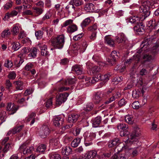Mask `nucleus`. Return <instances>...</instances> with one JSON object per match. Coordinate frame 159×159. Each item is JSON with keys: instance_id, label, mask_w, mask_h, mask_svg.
I'll return each mask as SVG.
<instances>
[{"instance_id": "obj_54", "label": "nucleus", "mask_w": 159, "mask_h": 159, "mask_svg": "<svg viewBox=\"0 0 159 159\" xmlns=\"http://www.w3.org/2000/svg\"><path fill=\"white\" fill-rule=\"evenodd\" d=\"M149 72L146 69L142 68L139 72V74L142 76L146 75L149 74Z\"/></svg>"}, {"instance_id": "obj_50", "label": "nucleus", "mask_w": 159, "mask_h": 159, "mask_svg": "<svg viewBox=\"0 0 159 159\" xmlns=\"http://www.w3.org/2000/svg\"><path fill=\"white\" fill-rule=\"evenodd\" d=\"M4 65L7 68H11L13 66V63L12 61L7 60L5 61Z\"/></svg>"}, {"instance_id": "obj_15", "label": "nucleus", "mask_w": 159, "mask_h": 159, "mask_svg": "<svg viewBox=\"0 0 159 159\" xmlns=\"http://www.w3.org/2000/svg\"><path fill=\"white\" fill-rule=\"evenodd\" d=\"M7 109L9 112V114L10 115L13 114L17 110L15 105L11 103H9L7 104Z\"/></svg>"}, {"instance_id": "obj_39", "label": "nucleus", "mask_w": 159, "mask_h": 159, "mask_svg": "<svg viewBox=\"0 0 159 159\" xmlns=\"http://www.w3.org/2000/svg\"><path fill=\"white\" fill-rule=\"evenodd\" d=\"M119 141L118 139H115L111 140L109 142L108 146L110 148L115 146L118 143Z\"/></svg>"}, {"instance_id": "obj_46", "label": "nucleus", "mask_w": 159, "mask_h": 159, "mask_svg": "<svg viewBox=\"0 0 159 159\" xmlns=\"http://www.w3.org/2000/svg\"><path fill=\"white\" fill-rule=\"evenodd\" d=\"M12 48L15 51H16L20 48V44L19 42H14L12 44Z\"/></svg>"}, {"instance_id": "obj_32", "label": "nucleus", "mask_w": 159, "mask_h": 159, "mask_svg": "<svg viewBox=\"0 0 159 159\" xmlns=\"http://www.w3.org/2000/svg\"><path fill=\"white\" fill-rule=\"evenodd\" d=\"M37 49L35 48H31L28 56L30 57L34 58L36 56Z\"/></svg>"}, {"instance_id": "obj_48", "label": "nucleus", "mask_w": 159, "mask_h": 159, "mask_svg": "<svg viewBox=\"0 0 159 159\" xmlns=\"http://www.w3.org/2000/svg\"><path fill=\"white\" fill-rule=\"evenodd\" d=\"M132 106L133 108L135 109H138L142 107L141 105L138 101L133 102Z\"/></svg>"}, {"instance_id": "obj_21", "label": "nucleus", "mask_w": 159, "mask_h": 159, "mask_svg": "<svg viewBox=\"0 0 159 159\" xmlns=\"http://www.w3.org/2000/svg\"><path fill=\"white\" fill-rule=\"evenodd\" d=\"M72 150L71 148L70 147H65L62 148L61 153L64 155H68L72 154Z\"/></svg>"}, {"instance_id": "obj_49", "label": "nucleus", "mask_w": 159, "mask_h": 159, "mask_svg": "<svg viewBox=\"0 0 159 159\" xmlns=\"http://www.w3.org/2000/svg\"><path fill=\"white\" fill-rule=\"evenodd\" d=\"M73 22V20L72 19H69L66 20L61 25V26L62 28L66 27L72 23Z\"/></svg>"}, {"instance_id": "obj_63", "label": "nucleus", "mask_w": 159, "mask_h": 159, "mask_svg": "<svg viewBox=\"0 0 159 159\" xmlns=\"http://www.w3.org/2000/svg\"><path fill=\"white\" fill-rule=\"evenodd\" d=\"M12 3L11 1H10L6 3L3 7L4 9L7 10L11 8L12 6Z\"/></svg>"}, {"instance_id": "obj_59", "label": "nucleus", "mask_w": 159, "mask_h": 159, "mask_svg": "<svg viewBox=\"0 0 159 159\" xmlns=\"http://www.w3.org/2000/svg\"><path fill=\"white\" fill-rule=\"evenodd\" d=\"M52 98H51L48 100L46 102V106L48 108H49L52 105Z\"/></svg>"}, {"instance_id": "obj_20", "label": "nucleus", "mask_w": 159, "mask_h": 159, "mask_svg": "<svg viewBox=\"0 0 159 159\" xmlns=\"http://www.w3.org/2000/svg\"><path fill=\"white\" fill-rule=\"evenodd\" d=\"M141 57L140 55L137 54V53L132 58H130L127 60L125 62V65H129L131 63L133 60H135L136 61L139 62L140 61Z\"/></svg>"}, {"instance_id": "obj_30", "label": "nucleus", "mask_w": 159, "mask_h": 159, "mask_svg": "<svg viewBox=\"0 0 159 159\" xmlns=\"http://www.w3.org/2000/svg\"><path fill=\"white\" fill-rule=\"evenodd\" d=\"M105 42L110 45L111 46H114V42L113 40L112 39L110 36H106L105 37Z\"/></svg>"}, {"instance_id": "obj_12", "label": "nucleus", "mask_w": 159, "mask_h": 159, "mask_svg": "<svg viewBox=\"0 0 159 159\" xmlns=\"http://www.w3.org/2000/svg\"><path fill=\"white\" fill-rule=\"evenodd\" d=\"M97 154V152L95 151H89L83 155L81 159H91L92 157L94 158L95 157Z\"/></svg>"}, {"instance_id": "obj_19", "label": "nucleus", "mask_w": 159, "mask_h": 159, "mask_svg": "<svg viewBox=\"0 0 159 159\" xmlns=\"http://www.w3.org/2000/svg\"><path fill=\"white\" fill-rule=\"evenodd\" d=\"M49 144L50 146L57 148L60 146V142L58 139H53L50 140Z\"/></svg>"}, {"instance_id": "obj_27", "label": "nucleus", "mask_w": 159, "mask_h": 159, "mask_svg": "<svg viewBox=\"0 0 159 159\" xmlns=\"http://www.w3.org/2000/svg\"><path fill=\"white\" fill-rule=\"evenodd\" d=\"M79 116L77 114H72L69 115L68 118V120L69 122H75L78 119Z\"/></svg>"}, {"instance_id": "obj_40", "label": "nucleus", "mask_w": 159, "mask_h": 159, "mask_svg": "<svg viewBox=\"0 0 159 159\" xmlns=\"http://www.w3.org/2000/svg\"><path fill=\"white\" fill-rule=\"evenodd\" d=\"M46 148L45 145L41 144L39 145L36 149V151L39 153H42L44 152Z\"/></svg>"}, {"instance_id": "obj_29", "label": "nucleus", "mask_w": 159, "mask_h": 159, "mask_svg": "<svg viewBox=\"0 0 159 159\" xmlns=\"http://www.w3.org/2000/svg\"><path fill=\"white\" fill-rule=\"evenodd\" d=\"M87 46V42L84 41L83 42L82 44L78 46L77 49L78 50H79L81 52H83L86 50Z\"/></svg>"}, {"instance_id": "obj_35", "label": "nucleus", "mask_w": 159, "mask_h": 159, "mask_svg": "<svg viewBox=\"0 0 159 159\" xmlns=\"http://www.w3.org/2000/svg\"><path fill=\"white\" fill-rule=\"evenodd\" d=\"M19 27L17 24L14 25L11 27V30L13 35H16L19 33Z\"/></svg>"}, {"instance_id": "obj_61", "label": "nucleus", "mask_w": 159, "mask_h": 159, "mask_svg": "<svg viewBox=\"0 0 159 159\" xmlns=\"http://www.w3.org/2000/svg\"><path fill=\"white\" fill-rule=\"evenodd\" d=\"M123 77L122 76H120L118 78H116L113 80L112 82H114L113 84H117L119 82H120L121 81Z\"/></svg>"}, {"instance_id": "obj_4", "label": "nucleus", "mask_w": 159, "mask_h": 159, "mask_svg": "<svg viewBox=\"0 0 159 159\" xmlns=\"http://www.w3.org/2000/svg\"><path fill=\"white\" fill-rule=\"evenodd\" d=\"M139 83L141 85L140 88L138 89L137 90H135L133 92L132 96L135 98L138 97L140 96H143L145 92L144 90L146 89L144 87L145 84L143 80H140Z\"/></svg>"}, {"instance_id": "obj_23", "label": "nucleus", "mask_w": 159, "mask_h": 159, "mask_svg": "<svg viewBox=\"0 0 159 159\" xmlns=\"http://www.w3.org/2000/svg\"><path fill=\"white\" fill-rule=\"evenodd\" d=\"M39 47L41 51V54L43 56H48V52L47 51V47L44 44H39Z\"/></svg>"}, {"instance_id": "obj_7", "label": "nucleus", "mask_w": 159, "mask_h": 159, "mask_svg": "<svg viewBox=\"0 0 159 159\" xmlns=\"http://www.w3.org/2000/svg\"><path fill=\"white\" fill-rule=\"evenodd\" d=\"M96 137V134L95 133H92L89 134L85 133L84 135V143L85 146H88L92 144L91 142Z\"/></svg>"}, {"instance_id": "obj_6", "label": "nucleus", "mask_w": 159, "mask_h": 159, "mask_svg": "<svg viewBox=\"0 0 159 159\" xmlns=\"http://www.w3.org/2000/svg\"><path fill=\"white\" fill-rule=\"evenodd\" d=\"M69 95V94L68 93H65L57 95L56 99V105L60 106L64 103L66 100Z\"/></svg>"}, {"instance_id": "obj_58", "label": "nucleus", "mask_w": 159, "mask_h": 159, "mask_svg": "<svg viewBox=\"0 0 159 159\" xmlns=\"http://www.w3.org/2000/svg\"><path fill=\"white\" fill-rule=\"evenodd\" d=\"M16 74L14 71H12L8 75V78L10 79L13 80L16 77Z\"/></svg>"}, {"instance_id": "obj_52", "label": "nucleus", "mask_w": 159, "mask_h": 159, "mask_svg": "<svg viewBox=\"0 0 159 159\" xmlns=\"http://www.w3.org/2000/svg\"><path fill=\"white\" fill-rule=\"evenodd\" d=\"M72 139L73 138L72 136L66 135L64 137V142L65 143H67L71 141Z\"/></svg>"}, {"instance_id": "obj_17", "label": "nucleus", "mask_w": 159, "mask_h": 159, "mask_svg": "<svg viewBox=\"0 0 159 159\" xmlns=\"http://www.w3.org/2000/svg\"><path fill=\"white\" fill-rule=\"evenodd\" d=\"M72 70L77 75H81L84 73L82 66L78 65L73 66L72 68Z\"/></svg>"}, {"instance_id": "obj_41", "label": "nucleus", "mask_w": 159, "mask_h": 159, "mask_svg": "<svg viewBox=\"0 0 159 159\" xmlns=\"http://www.w3.org/2000/svg\"><path fill=\"white\" fill-rule=\"evenodd\" d=\"M91 20L89 18H87L85 19L81 23V25L82 27L83 28L85 27L87 25H88L90 23Z\"/></svg>"}, {"instance_id": "obj_38", "label": "nucleus", "mask_w": 159, "mask_h": 159, "mask_svg": "<svg viewBox=\"0 0 159 159\" xmlns=\"http://www.w3.org/2000/svg\"><path fill=\"white\" fill-rule=\"evenodd\" d=\"M84 9L86 11L93 10H95V6L92 3H89L85 5Z\"/></svg>"}, {"instance_id": "obj_37", "label": "nucleus", "mask_w": 159, "mask_h": 159, "mask_svg": "<svg viewBox=\"0 0 159 159\" xmlns=\"http://www.w3.org/2000/svg\"><path fill=\"white\" fill-rule=\"evenodd\" d=\"M125 121L129 124H132L133 123L134 120L132 115H128L125 117Z\"/></svg>"}, {"instance_id": "obj_13", "label": "nucleus", "mask_w": 159, "mask_h": 159, "mask_svg": "<svg viewBox=\"0 0 159 159\" xmlns=\"http://www.w3.org/2000/svg\"><path fill=\"white\" fill-rule=\"evenodd\" d=\"M110 58L108 59L107 61L109 65H113L115 63L116 59L117 58L118 55L116 51H112L111 53Z\"/></svg>"}, {"instance_id": "obj_5", "label": "nucleus", "mask_w": 159, "mask_h": 159, "mask_svg": "<svg viewBox=\"0 0 159 159\" xmlns=\"http://www.w3.org/2000/svg\"><path fill=\"white\" fill-rule=\"evenodd\" d=\"M118 129L120 131V135L121 136H126L129 134L128 126L124 123H121L117 125Z\"/></svg>"}, {"instance_id": "obj_24", "label": "nucleus", "mask_w": 159, "mask_h": 159, "mask_svg": "<svg viewBox=\"0 0 159 159\" xmlns=\"http://www.w3.org/2000/svg\"><path fill=\"white\" fill-rule=\"evenodd\" d=\"M11 34L10 29L7 28L4 30L2 32L1 36L2 38H7Z\"/></svg>"}, {"instance_id": "obj_42", "label": "nucleus", "mask_w": 159, "mask_h": 159, "mask_svg": "<svg viewBox=\"0 0 159 159\" xmlns=\"http://www.w3.org/2000/svg\"><path fill=\"white\" fill-rule=\"evenodd\" d=\"M33 9L35 11V12L39 15L42 14L44 11L43 8L41 7H34Z\"/></svg>"}, {"instance_id": "obj_34", "label": "nucleus", "mask_w": 159, "mask_h": 159, "mask_svg": "<svg viewBox=\"0 0 159 159\" xmlns=\"http://www.w3.org/2000/svg\"><path fill=\"white\" fill-rule=\"evenodd\" d=\"M77 30V27L75 25H71L67 27V32L69 33H73Z\"/></svg>"}, {"instance_id": "obj_33", "label": "nucleus", "mask_w": 159, "mask_h": 159, "mask_svg": "<svg viewBox=\"0 0 159 159\" xmlns=\"http://www.w3.org/2000/svg\"><path fill=\"white\" fill-rule=\"evenodd\" d=\"M81 138H77L75 139L71 142V145L73 148H75L77 147L80 143Z\"/></svg>"}, {"instance_id": "obj_31", "label": "nucleus", "mask_w": 159, "mask_h": 159, "mask_svg": "<svg viewBox=\"0 0 159 159\" xmlns=\"http://www.w3.org/2000/svg\"><path fill=\"white\" fill-rule=\"evenodd\" d=\"M146 25L147 27L149 28L150 29H155L157 26V25L156 24L155 21H153L152 20H150L147 22ZM148 28H147V29Z\"/></svg>"}, {"instance_id": "obj_2", "label": "nucleus", "mask_w": 159, "mask_h": 159, "mask_svg": "<svg viewBox=\"0 0 159 159\" xmlns=\"http://www.w3.org/2000/svg\"><path fill=\"white\" fill-rule=\"evenodd\" d=\"M141 3L142 5L140 7L139 11L140 12L143 13V18L141 17L140 18L141 20H143L150 15V8H154L157 7L158 5L157 2L152 3L148 1H142Z\"/></svg>"}, {"instance_id": "obj_62", "label": "nucleus", "mask_w": 159, "mask_h": 159, "mask_svg": "<svg viewBox=\"0 0 159 159\" xmlns=\"http://www.w3.org/2000/svg\"><path fill=\"white\" fill-rule=\"evenodd\" d=\"M93 107V104L92 103H88L86 106V107H84V109L87 111H89L91 110Z\"/></svg>"}, {"instance_id": "obj_36", "label": "nucleus", "mask_w": 159, "mask_h": 159, "mask_svg": "<svg viewBox=\"0 0 159 159\" xmlns=\"http://www.w3.org/2000/svg\"><path fill=\"white\" fill-rule=\"evenodd\" d=\"M16 89L18 90H21L23 89V83L22 82L17 81L14 82Z\"/></svg>"}, {"instance_id": "obj_53", "label": "nucleus", "mask_w": 159, "mask_h": 159, "mask_svg": "<svg viewBox=\"0 0 159 159\" xmlns=\"http://www.w3.org/2000/svg\"><path fill=\"white\" fill-rule=\"evenodd\" d=\"M50 159H61L60 155L58 154L51 153L49 155Z\"/></svg>"}, {"instance_id": "obj_8", "label": "nucleus", "mask_w": 159, "mask_h": 159, "mask_svg": "<svg viewBox=\"0 0 159 159\" xmlns=\"http://www.w3.org/2000/svg\"><path fill=\"white\" fill-rule=\"evenodd\" d=\"M140 134V130L139 128L137 127L134 129L133 132L131 134L130 139H129L125 142V143L129 142H133L137 139V137L139 136Z\"/></svg>"}, {"instance_id": "obj_9", "label": "nucleus", "mask_w": 159, "mask_h": 159, "mask_svg": "<svg viewBox=\"0 0 159 159\" xmlns=\"http://www.w3.org/2000/svg\"><path fill=\"white\" fill-rule=\"evenodd\" d=\"M33 148L32 147H28L27 143H24L20 147L19 149L20 151L22 152L24 154H30L32 151L33 150Z\"/></svg>"}, {"instance_id": "obj_14", "label": "nucleus", "mask_w": 159, "mask_h": 159, "mask_svg": "<svg viewBox=\"0 0 159 159\" xmlns=\"http://www.w3.org/2000/svg\"><path fill=\"white\" fill-rule=\"evenodd\" d=\"M24 125H22L14 127L11 129L10 130L7 132V135H10L11 134H15L19 132L22 129Z\"/></svg>"}, {"instance_id": "obj_1", "label": "nucleus", "mask_w": 159, "mask_h": 159, "mask_svg": "<svg viewBox=\"0 0 159 159\" xmlns=\"http://www.w3.org/2000/svg\"><path fill=\"white\" fill-rule=\"evenodd\" d=\"M153 40L150 39H146L142 42L140 45L141 48L137 50V54L140 55L141 53H144V52H148V53L144 54L143 56V62H149L154 59V55L158 53L159 48H158L153 47L152 49H150L151 47L152 42Z\"/></svg>"}, {"instance_id": "obj_25", "label": "nucleus", "mask_w": 159, "mask_h": 159, "mask_svg": "<svg viewBox=\"0 0 159 159\" xmlns=\"http://www.w3.org/2000/svg\"><path fill=\"white\" fill-rule=\"evenodd\" d=\"M70 5H74L76 7L82 5L84 2L82 0H71L69 2Z\"/></svg>"}, {"instance_id": "obj_3", "label": "nucleus", "mask_w": 159, "mask_h": 159, "mask_svg": "<svg viewBox=\"0 0 159 159\" xmlns=\"http://www.w3.org/2000/svg\"><path fill=\"white\" fill-rule=\"evenodd\" d=\"M65 43V37L63 34H61L53 38L51 41L52 46L56 48L61 49L64 46Z\"/></svg>"}, {"instance_id": "obj_28", "label": "nucleus", "mask_w": 159, "mask_h": 159, "mask_svg": "<svg viewBox=\"0 0 159 159\" xmlns=\"http://www.w3.org/2000/svg\"><path fill=\"white\" fill-rule=\"evenodd\" d=\"M139 18L136 16L131 17L126 20L127 22H129L132 24L138 23Z\"/></svg>"}, {"instance_id": "obj_60", "label": "nucleus", "mask_w": 159, "mask_h": 159, "mask_svg": "<svg viewBox=\"0 0 159 159\" xmlns=\"http://www.w3.org/2000/svg\"><path fill=\"white\" fill-rule=\"evenodd\" d=\"M97 28L98 27L97 24H95L89 27L88 28V30L91 31H93L97 30Z\"/></svg>"}, {"instance_id": "obj_45", "label": "nucleus", "mask_w": 159, "mask_h": 159, "mask_svg": "<svg viewBox=\"0 0 159 159\" xmlns=\"http://www.w3.org/2000/svg\"><path fill=\"white\" fill-rule=\"evenodd\" d=\"M111 75V74L110 73L105 74L104 75H102L101 80L103 81L104 82L107 81L109 80V78Z\"/></svg>"}, {"instance_id": "obj_64", "label": "nucleus", "mask_w": 159, "mask_h": 159, "mask_svg": "<svg viewBox=\"0 0 159 159\" xmlns=\"http://www.w3.org/2000/svg\"><path fill=\"white\" fill-rule=\"evenodd\" d=\"M126 103V101L124 99H122L118 102V105L120 107L124 106Z\"/></svg>"}, {"instance_id": "obj_44", "label": "nucleus", "mask_w": 159, "mask_h": 159, "mask_svg": "<svg viewBox=\"0 0 159 159\" xmlns=\"http://www.w3.org/2000/svg\"><path fill=\"white\" fill-rule=\"evenodd\" d=\"M93 101L95 103H98L101 100V97L99 95L96 94L93 98Z\"/></svg>"}, {"instance_id": "obj_56", "label": "nucleus", "mask_w": 159, "mask_h": 159, "mask_svg": "<svg viewBox=\"0 0 159 159\" xmlns=\"http://www.w3.org/2000/svg\"><path fill=\"white\" fill-rule=\"evenodd\" d=\"M43 32L42 31L39 30L36 31L35 33V35L38 39H40L42 38Z\"/></svg>"}, {"instance_id": "obj_55", "label": "nucleus", "mask_w": 159, "mask_h": 159, "mask_svg": "<svg viewBox=\"0 0 159 159\" xmlns=\"http://www.w3.org/2000/svg\"><path fill=\"white\" fill-rule=\"evenodd\" d=\"M118 156L117 159H128V157L127 155L123 153L121 154H116Z\"/></svg>"}, {"instance_id": "obj_18", "label": "nucleus", "mask_w": 159, "mask_h": 159, "mask_svg": "<svg viewBox=\"0 0 159 159\" xmlns=\"http://www.w3.org/2000/svg\"><path fill=\"white\" fill-rule=\"evenodd\" d=\"M64 122L63 119L60 116L55 117L53 120V123L56 126L59 127Z\"/></svg>"}, {"instance_id": "obj_11", "label": "nucleus", "mask_w": 159, "mask_h": 159, "mask_svg": "<svg viewBox=\"0 0 159 159\" xmlns=\"http://www.w3.org/2000/svg\"><path fill=\"white\" fill-rule=\"evenodd\" d=\"M49 133V130L46 125L43 126L39 131V136L42 138H45Z\"/></svg>"}, {"instance_id": "obj_57", "label": "nucleus", "mask_w": 159, "mask_h": 159, "mask_svg": "<svg viewBox=\"0 0 159 159\" xmlns=\"http://www.w3.org/2000/svg\"><path fill=\"white\" fill-rule=\"evenodd\" d=\"M33 65L30 63H28L25 67V69L26 71L30 70L33 67Z\"/></svg>"}, {"instance_id": "obj_26", "label": "nucleus", "mask_w": 159, "mask_h": 159, "mask_svg": "<svg viewBox=\"0 0 159 159\" xmlns=\"http://www.w3.org/2000/svg\"><path fill=\"white\" fill-rule=\"evenodd\" d=\"M101 118L100 116H98L95 118L93 120V126L94 127H97L100 123Z\"/></svg>"}, {"instance_id": "obj_22", "label": "nucleus", "mask_w": 159, "mask_h": 159, "mask_svg": "<svg viewBox=\"0 0 159 159\" xmlns=\"http://www.w3.org/2000/svg\"><path fill=\"white\" fill-rule=\"evenodd\" d=\"M144 26L142 23H140L134 27V30L137 32H143L144 31Z\"/></svg>"}, {"instance_id": "obj_16", "label": "nucleus", "mask_w": 159, "mask_h": 159, "mask_svg": "<svg viewBox=\"0 0 159 159\" xmlns=\"http://www.w3.org/2000/svg\"><path fill=\"white\" fill-rule=\"evenodd\" d=\"M126 38L124 34L122 33L118 34L116 37L115 41L118 43L125 42Z\"/></svg>"}, {"instance_id": "obj_43", "label": "nucleus", "mask_w": 159, "mask_h": 159, "mask_svg": "<svg viewBox=\"0 0 159 159\" xmlns=\"http://www.w3.org/2000/svg\"><path fill=\"white\" fill-rule=\"evenodd\" d=\"M51 16L52 15L50 11H47L42 17V21L43 22L49 19L51 17Z\"/></svg>"}, {"instance_id": "obj_51", "label": "nucleus", "mask_w": 159, "mask_h": 159, "mask_svg": "<svg viewBox=\"0 0 159 159\" xmlns=\"http://www.w3.org/2000/svg\"><path fill=\"white\" fill-rule=\"evenodd\" d=\"M76 82L75 79L74 78H69L68 79L65 81V84H72L75 83Z\"/></svg>"}, {"instance_id": "obj_47", "label": "nucleus", "mask_w": 159, "mask_h": 159, "mask_svg": "<svg viewBox=\"0 0 159 159\" xmlns=\"http://www.w3.org/2000/svg\"><path fill=\"white\" fill-rule=\"evenodd\" d=\"M36 115V114L35 113H32L31 114L29 115L28 116V117L27 119V120L28 121H30L32 119V120L31 123H30V125H32L34 124V122L35 121V119H33V117H34Z\"/></svg>"}, {"instance_id": "obj_10", "label": "nucleus", "mask_w": 159, "mask_h": 159, "mask_svg": "<svg viewBox=\"0 0 159 159\" xmlns=\"http://www.w3.org/2000/svg\"><path fill=\"white\" fill-rule=\"evenodd\" d=\"M30 52L28 48H24L21 51V53L18 56V58L19 59L20 61L19 62V64L17 66L19 67L21 64L24 62V60L21 57H25V55Z\"/></svg>"}]
</instances>
